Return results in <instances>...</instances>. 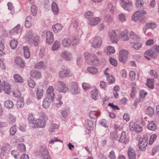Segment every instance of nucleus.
Masks as SVG:
<instances>
[{
	"label": "nucleus",
	"mask_w": 159,
	"mask_h": 159,
	"mask_svg": "<svg viewBox=\"0 0 159 159\" xmlns=\"http://www.w3.org/2000/svg\"><path fill=\"white\" fill-rule=\"evenodd\" d=\"M87 70L89 73L93 74H96L98 72V70L97 68L93 66L88 67L87 68Z\"/></svg>",
	"instance_id": "nucleus-43"
},
{
	"label": "nucleus",
	"mask_w": 159,
	"mask_h": 159,
	"mask_svg": "<svg viewBox=\"0 0 159 159\" xmlns=\"http://www.w3.org/2000/svg\"><path fill=\"white\" fill-rule=\"evenodd\" d=\"M132 46L136 50H139L142 46L141 44L140 43H132Z\"/></svg>",
	"instance_id": "nucleus-60"
},
{
	"label": "nucleus",
	"mask_w": 159,
	"mask_h": 159,
	"mask_svg": "<svg viewBox=\"0 0 159 159\" xmlns=\"http://www.w3.org/2000/svg\"><path fill=\"white\" fill-rule=\"evenodd\" d=\"M4 105L5 107L7 108H11L14 106L13 102L10 100L5 101L4 102Z\"/></svg>",
	"instance_id": "nucleus-38"
},
{
	"label": "nucleus",
	"mask_w": 159,
	"mask_h": 159,
	"mask_svg": "<svg viewBox=\"0 0 159 159\" xmlns=\"http://www.w3.org/2000/svg\"><path fill=\"white\" fill-rule=\"evenodd\" d=\"M61 43L64 47H68L71 45V40L68 38H66L62 39Z\"/></svg>",
	"instance_id": "nucleus-25"
},
{
	"label": "nucleus",
	"mask_w": 159,
	"mask_h": 159,
	"mask_svg": "<svg viewBox=\"0 0 159 159\" xmlns=\"http://www.w3.org/2000/svg\"><path fill=\"white\" fill-rule=\"evenodd\" d=\"M104 52L107 55H112L115 53V50L113 47L108 46L107 47Z\"/></svg>",
	"instance_id": "nucleus-22"
},
{
	"label": "nucleus",
	"mask_w": 159,
	"mask_h": 159,
	"mask_svg": "<svg viewBox=\"0 0 159 159\" xmlns=\"http://www.w3.org/2000/svg\"><path fill=\"white\" fill-rule=\"evenodd\" d=\"M83 89L85 90H88L90 88V85L88 83H84L82 85Z\"/></svg>",
	"instance_id": "nucleus-63"
},
{
	"label": "nucleus",
	"mask_w": 159,
	"mask_h": 159,
	"mask_svg": "<svg viewBox=\"0 0 159 159\" xmlns=\"http://www.w3.org/2000/svg\"><path fill=\"white\" fill-rule=\"evenodd\" d=\"M43 90L42 89H38L36 92L37 98L39 99H40L42 98L43 95Z\"/></svg>",
	"instance_id": "nucleus-40"
},
{
	"label": "nucleus",
	"mask_w": 159,
	"mask_h": 159,
	"mask_svg": "<svg viewBox=\"0 0 159 159\" xmlns=\"http://www.w3.org/2000/svg\"><path fill=\"white\" fill-rule=\"evenodd\" d=\"M37 153L41 159H50L49 152L45 147H40L37 151Z\"/></svg>",
	"instance_id": "nucleus-2"
},
{
	"label": "nucleus",
	"mask_w": 159,
	"mask_h": 159,
	"mask_svg": "<svg viewBox=\"0 0 159 159\" xmlns=\"http://www.w3.org/2000/svg\"><path fill=\"white\" fill-rule=\"evenodd\" d=\"M0 157L1 159H7V154L5 152V148L2 147H1Z\"/></svg>",
	"instance_id": "nucleus-36"
},
{
	"label": "nucleus",
	"mask_w": 159,
	"mask_h": 159,
	"mask_svg": "<svg viewBox=\"0 0 159 159\" xmlns=\"http://www.w3.org/2000/svg\"><path fill=\"white\" fill-rule=\"evenodd\" d=\"M127 30L123 31L121 33V40L124 41H127L129 39V37L128 36Z\"/></svg>",
	"instance_id": "nucleus-30"
},
{
	"label": "nucleus",
	"mask_w": 159,
	"mask_h": 159,
	"mask_svg": "<svg viewBox=\"0 0 159 159\" xmlns=\"http://www.w3.org/2000/svg\"><path fill=\"white\" fill-rule=\"evenodd\" d=\"M157 135L154 134L151 135L149 141V144L150 145H152L153 143L156 139Z\"/></svg>",
	"instance_id": "nucleus-55"
},
{
	"label": "nucleus",
	"mask_w": 159,
	"mask_h": 159,
	"mask_svg": "<svg viewBox=\"0 0 159 159\" xmlns=\"http://www.w3.org/2000/svg\"><path fill=\"white\" fill-rule=\"evenodd\" d=\"M54 88L52 86H49L47 89L46 94L47 97L51 98L52 101L54 99L55 94L54 92Z\"/></svg>",
	"instance_id": "nucleus-9"
},
{
	"label": "nucleus",
	"mask_w": 159,
	"mask_h": 159,
	"mask_svg": "<svg viewBox=\"0 0 159 159\" xmlns=\"http://www.w3.org/2000/svg\"><path fill=\"white\" fill-rule=\"evenodd\" d=\"M17 129L16 125L12 126L10 129V134L12 135H15V133L16 132Z\"/></svg>",
	"instance_id": "nucleus-50"
},
{
	"label": "nucleus",
	"mask_w": 159,
	"mask_h": 159,
	"mask_svg": "<svg viewBox=\"0 0 159 159\" xmlns=\"http://www.w3.org/2000/svg\"><path fill=\"white\" fill-rule=\"evenodd\" d=\"M84 55L86 60H97V58L94 55L91 54L88 52H84Z\"/></svg>",
	"instance_id": "nucleus-23"
},
{
	"label": "nucleus",
	"mask_w": 159,
	"mask_h": 159,
	"mask_svg": "<svg viewBox=\"0 0 159 159\" xmlns=\"http://www.w3.org/2000/svg\"><path fill=\"white\" fill-rule=\"evenodd\" d=\"M44 33H46L47 35L46 42L48 44H51L54 41L53 35V33L50 31H46L45 30L43 31Z\"/></svg>",
	"instance_id": "nucleus-12"
},
{
	"label": "nucleus",
	"mask_w": 159,
	"mask_h": 159,
	"mask_svg": "<svg viewBox=\"0 0 159 159\" xmlns=\"http://www.w3.org/2000/svg\"><path fill=\"white\" fill-rule=\"evenodd\" d=\"M24 105V102L23 101V99L21 98H19L17 101L16 104V106L17 108H19L23 107Z\"/></svg>",
	"instance_id": "nucleus-48"
},
{
	"label": "nucleus",
	"mask_w": 159,
	"mask_h": 159,
	"mask_svg": "<svg viewBox=\"0 0 159 159\" xmlns=\"http://www.w3.org/2000/svg\"><path fill=\"white\" fill-rule=\"evenodd\" d=\"M32 18L31 16H28L25 20V26L27 28H30L32 25Z\"/></svg>",
	"instance_id": "nucleus-29"
},
{
	"label": "nucleus",
	"mask_w": 159,
	"mask_h": 159,
	"mask_svg": "<svg viewBox=\"0 0 159 159\" xmlns=\"http://www.w3.org/2000/svg\"><path fill=\"white\" fill-rule=\"evenodd\" d=\"M128 156L129 159H135L136 154L134 150L132 148H129L127 151Z\"/></svg>",
	"instance_id": "nucleus-18"
},
{
	"label": "nucleus",
	"mask_w": 159,
	"mask_h": 159,
	"mask_svg": "<svg viewBox=\"0 0 159 159\" xmlns=\"http://www.w3.org/2000/svg\"><path fill=\"white\" fill-rule=\"evenodd\" d=\"M89 115L91 118L95 119L100 115V113L98 111H91L90 112Z\"/></svg>",
	"instance_id": "nucleus-34"
},
{
	"label": "nucleus",
	"mask_w": 159,
	"mask_h": 159,
	"mask_svg": "<svg viewBox=\"0 0 159 159\" xmlns=\"http://www.w3.org/2000/svg\"><path fill=\"white\" fill-rule=\"evenodd\" d=\"M28 84L29 86L32 88H34L35 85V81L31 78L28 79Z\"/></svg>",
	"instance_id": "nucleus-58"
},
{
	"label": "nucleus",
	"mask_w": 159,
	"mask_h": 159,
	"mask_svg": "<svg viewBox=\"0 0 159 159\" xmlns=\"http://www.w3.org/2000/svg\"><path fill=\"white\" fill-rule=\"evenodd\" d=\"M31 11L33 16H35L37 14V7L36 5H33L31 8Z\"/></svg>",
	"instance_id": "nucleus-57"
},
{
	"label": "nucleus",
	"mask_w": 159,
	"mask_h": 159,
	"mask_svg": "<svg viewBox=\"0 0 159 159\" xmlns=\"http://www.w3.org/2000/svg\"><path fill=\"white\" fill-rule=\"evenodd\" d=\"M129 141V138L127 137L125 132V131L122 132L120 139L118 140V141L120 143L126 144L128 143Z\"/></svg>",
	"instance_id": "nucleus-13"
},
{
	"label": "nucleus",
	"mask_w": 159,
	"mask_h": 159,
	"mask_svg": "<svg viewBox=\"0 0 159 159\" xmlns=\"http://www.w3.org/2000/svg\"><path fill=\"white\" fill-rule=\"evenodd\" d=\"M146 113L149 116H152L154 113L153 109L150 106L148 107L146 110Z\"/></svg>",
	"instance_id": "nucleus-52"
},
{
	"label": "nucleus",
	"mask_w": 159,
	"mask_h": 159,
	"mask_svg": "<svg viewBox=\"0 0 159 159\" xmlns=\"http://www.w3.org/2000/svg\"><path fill=\"white\" fill-rule=\"evenodd\" d=\"M61 97L58 96L56 98V100L55 102L56 106L57 107H60L63 104V102L61 101Z\"/></svg>",
	"instance_id": "nucleus-49"
},
{
	"label": "nucleus",
	"mask_w": 159,
	"mask_h": 159,
	"mask_svg": "<svg viewBox=\"0 0 159 159\" xmlns=\"http://www.w3.org/2000/svg\"><path fill=\"white\" fill-rule=\"evenodd\" d=\"M69 112V109L68 108H64L61 109L60 111L61 116L64 118H66Z\"/></svg>",
	"instance_id": "nucleus-24"
},
{
	"label": "nucleus",
	"mask_w": 159,
	"mask_h": 159,
	"mask_svg": "<svg viewBox=\"0 0 159 159\" xmlns=\"http://www.w3.org/2000/svg\"><path fill=\"white\" fill-rule=\"evenodd\" d=\"M3 88H4V92L5 93L9 94L11 91L10 84L5 81H3Z\"/></svg>",
	"instance_id": "nucleus-20"
},
{
	"label": "nucleus",
	"mask_w": 159,
	"mask_h": 159,
	"mask_svg": "<svg viewBox=\"0 0 159 159\" xmlns=\"http://www.w3.org/2000/svg\"><path fill=\"white\" fill-rule=\"evenodd\" d=\"M60 47V43L58 41H56L54 43L52 47L53 50L55 51L57 50Z\"/></svg>",
	"instance_id": "nucleus-54"
},
{
	"label": "nucleus",
	"mask_w": 159,
	"mask_h": 159,
	"mask_svg": "<svg viewBox=\"0 0 159 159\" xmlns=\"http://www.w3.org/2000/svg\"><path fill=\"white\" fill-rule=\"evenodd\" d=\"M147 93L145 91H144L143 90H141L139 93V97L140 99L139 100V101L140 102L141 101V99L142 98H144L145 96L147 95Z\"/></svg>",
	"instance_id": "nucleus-51"
},
{
	"label": "nucleus",
	"mask_w": 159,
	"mask_h": 159,
	"mask_svg": "<svg viewBox=\"0 0 159 159\" xmlns=\"http://www.w3.org/2000/svg\"><path fill=\"white\" fill-rule=\"evenodd\" d=\"M85 126L87 129L91 130L93 128V122L91 120H88L86 121Z\"/></svg>",
	"instance_id": "nucleus-41"
},
{
	"label": "nucleus",
	"mask_w": 159,
	"mask_h": 159,
	"mask_svg": "<svg viewBox=\"0 0 159 159\" xmlns=\"http://www.w3.org/2000/svg\"><path fill=\"white\" fill-rule=\"evenodd\" d=\"M120 4L125 10L128 11L129 12L131 10L133 4L129 0H122Z\"/></svg>",
	"instance_id": "nucleus-6"
},
{
	"label": "nucleus",
	"mask_w": 159,
	"mask_h": 159,
	"mask_svg": "<svg viewBox=\"0 0 159 159\" xmlns=\"http://www.w3.org/2000/svg\"><path fill=\"white\" fill-rule=\"evenodd\" d=\"M45 67V65L43 61H40L36 64L34 66V68L36 69H43Z\"/></svg>",
	"instance_id": "nucleus-44"
},
{
	"label": "nucleus",
	"mask_w": 159,
	"mask_h": 159,
	"mask_svg": "<svg viewBox=\"0 0 159 159\" xmlns=\"http://www.w3.org/2000/svg\"><path fill=\"white\" fill-rule=\"evenodd\" d=\"M25 36L27 39L30 40L33 36V33L32 31H29L27 32Z\"/></svg>",
	"instance_id": "nucleus-62"
},
{
	"label": "nucleus",
	"mask_w": 159,
	"mask_h": 159,
	"mask_svg": "<svg viewBox=\"0 0 159 159\" xmlns=\"http://www.w3.org/2000/svg\"><path fill=\"white\" fill-rule=\"evenodd\" d=\"M18 149L21 152H24L26 150V147L25 145L23 143H20L18 145Z\"/></svg>",
	"instance_id": "nucleus-59"
},
{
	"label": "nucleus",
	"mask_w": 159,
	"mask_h": 159,
	"mask_svg": "<svg viewBox=\"0 0 159 159\" xmlns=\"http://www.w3.org/2000/svg\"><path fill=\"white\" fill-rule=\"evenodd\" d=\"M91 93L92 98L94 100L97 99L98 94V90L97 89L93 90Z\"/></svg>",
	"instance_id": "nucleus-39"
},
{
	"label": "nucleus",
	"mask_w": 159,
	"mask_h": 159,
	"mask_svg": "<svg viewBox=\"0 0 159 159\" xmlns=\"http://www.w3.org/2000/svg\"><path fill=\"white\" fill-rule=\"evenodd\" d=\"M146 14V11L144 10H141L137 11L134 14L133 16L135 20H138L141 17L145 15Z\"/></svg>",
	"instance_id": "nucleus-16"
},
{
	"label": "nucleus",
	"mask_w": 159,
	"mask_h": 159,
	"mask_svg": "<svg viewBox=\"0 0 159 159\" xmlns=\"http://www.w3.org/2000/svg\"><path fill=\"white\" fill-rule=\"evenodd\" d=\"M31 77L34 79H38L41 78L42 74L41 73L37 70H32L30 72Z\"/></svg>",
	"instance_id": "nucleus-14"
},
{
	"label": "nucleus",
	"mask_w": 159,
	"mask_h": 159,
	"mask_svg": "<svg viewBox=\"0 0 159 159\" xmlns=\"http://www.w3.org/2000/svg\"><path fill=\"white\" fill-rule=\"evenodd\" d=\"M129 34L130 38L134 40L137 41L140 40L139 36L135 34L132 31L129 32Z\"/></svg>",
	"instance_id": "nucleus-33"
},
{
	"label": "nucleus",
	"mask_w": 159,
	"mask_h": 159,
	"mask_svg": "<svg viewBox=\"0 0 159 159\" xmlns=\"http://www.w3.org/2000/svg\"><path fill=\"white\" fill-rule=\"evenodd\" d=\"M40 37L37 36H35L33 39V44L36 47L38 46L40 43Z\"/></svg>",
	"instance_id": "nucleus-45"
},
{
	"label": "nucleus",
	"mask_w": 159,
	"mask_h": 159,
	"mask_svg": "<svg viewBox=\"0 0 159 159\" xmlns=\"http://www.w3.org/2000/svg\"><path fill=\"white\" fill-rule=\"evenodd\" d=\"M6 118L7 121L10 124H12L16 122V117L11 114L7 115Z\"/></svg>",
	"instance_id": "nucleus-26"
},
{
	"label": "nucleus",
	"mask_w": 159,
	"mask_h": 159,
	"mask_svg": "<svg viewBox=\"0 0 159 159\" xmlns=\"http://www.w3.org/2000/svg\"><path fill=\"white\" fill-rule=\"evenodd\" d=\"M61 57L63 59L69 60L72 57L71 53L68 51H64L61 54Z\"/></svg>",
	"instance_id": "nucleus-21"
},
{
	"label": "nucleus",
	"mask_w": 159,
	"mask_h": 159,
	"mask_svg": "<svg viewBox=\"0 0 159 159\" xmlns=\"http://www.w3.org/2000/svg\"><path fill=\"white\" fill-rule=\"evenodd\" d=\"M56 89L59 92L66 93L68 90V86L62 81H58L55 85Z\"/></svg>",
	"instance_id": "nucleus-3"
},
{
	"label": "nucleus",
	"mask_w": 159,
	"mask_h": 159,
	"mask_svg": "<svg viewBox=\"0 0 159 159\" xmlns=\"http://www.w3.org/2000/svg\"><path fill=\"white\" fill-rule=\"evenodd\" d=\"M18 44L17 41L15 40H12L10 42V45L12 49H15L17 47Z\"/></svg>",
	"instance_id": "nucleus-56"
},
{
	"label": "nucleus",
	"mask_w": 159,
	"mask_h": 159,
	"mask_svg": "<svg viewBox=\"0 0 159 159\" xmlns=\"http://www.w3.org/2000/svg\"><path fill=\"white\" fill-rule=\"evenodd\" d=\"M119 39V34L115 30L110 33V41L112 43L117 42Z\"/></svg>",
	"instance_id": "nucleus-11"
},
{
	"label": "nucleus",
	"mask_w": 159,
	"mask_h": 159,
	"mask_svg": "<svg viewBox=\"0 0 159 159\" xmlns=\"http://www.w3.org/2000/svg\"><path fill=\"white\" fill-rule=\"evenodd\" d=\"M8 7V9L10 11L11 13V15H13L15 12V8L12 3L11 2H8L7 4Z\"/></svg>",
	"instance_id": "nucleus-47"
},
{
	"label": "nucleus",
	"mask_w": 159,
	"mask_h": 159,
	"mask_svg": "<svg viewBox=\"0 0 159 159\" xmlns=\"http://www.w3.org/2000/svg\"><path fill=\"white\" fill-rule=\"evenodd\" d=\"M54 32L57 33L61 30L62 28V26L60 24H56L52 26Z\"/></svg>",
	"instance_id": "nucleus-31"
},
{
	"label": "nucleus",
	"mask_w": 159,
	"mask_h": 159,
	"mask_svg": "<svg viewBox=\"0 0 159 159\" xmlns=\"http://www.w3.org/2000/svg\"><path fill=\"white\" fill-rule=\"evenodd\" d=\"M159 53V46L156 45L153 46L150 49L147 50L144 53L145 56L147 55L152 58H157L158 54Z\"/></svg>",
	"instance_id": "nucleus-1"
},
{
	"label": "nucleus",
	"mask_w": 159,
	"mask_h": 159,
	"mask_svg": "<svg viewBox=\"0 0 159 159\" xmlns=\"http://www.w3.org/2000/svg\"><path fill=\"white\" fill-rule=\"evenodd\" d=\"M14 81L16 83H22L23 82V80L20 75L16 74L13 76Z\"/></svg>",
	"instance_id": "nucleus-35"
},
{
	"label": "nucleus",
	"mask_w": 159,
	"mask_h": 159,
	"mask_svg": "<svg viewBox=\"0 0 159 159\" xmlns=\"http://www.w3.org/2000/svg\"><path fill=\"white\" fill-rule=\"evenodd\" d=\"M100 21V19L98 17L91 18L89 21V24L93 25L97 24Z\"/></svg>",
	"instance_id": "nucleus-28"
},
{
	"label": "nucleus",
	"mask_w": 159,
	"mask_h": 159,
	"mask_svg": "<svg viewBox=\"0 0 159 159\" xmlns=\"http://www.w3.org/2000/svg\"><path fill=\"white\" fill-rule=\"evenodd\" d=\"M100 124L105 127H107L108 126L107 121L105 119H102L100 120Z\"/></svg>",
	"instance_id": "nucleus-61"
},
{
	"label": "nucleus",
	"mask_w": 159,
	"mask_h": 159,
	"mask_svg": "<svg viewBox=\"0 0 159 159\" xmlns=\"http://www.w3.org/2000/svg\"><path fill=\"white\" fill-rule=\"evenodd\" d=\"M72 75V74L70 70L66 68L62 69V70H60L59 72V76L61 78H65Z\"/></svg>",
	"instance_id": "nucleus-7"
},
{
	"label": "nucleus",
	"mask_w": 159,
	"mask_h": 159,
	"mask_svg": "<svg viewBox=\"0 0 159 159\" xmlns=\"http://www.w3.org/2000/svg\"><path fill=\"white\" fill-rule=\"evenodd\" d=\"M102 44V39L99 36H96L93 40L92 42L93 47L95 48H99Z\"/></svg>",
	"instance_id": "nucleus-10"
},
{
	"label": "nucleus",
	"mask_w": 159,
	"mask_h": 159,
	"mask_svg": "<svg viewBox=\"0 0 159 159\" xmlns=\"http://www.w3.org/2000/svg\"><path fill=\"white\" fill-rule=\"evenodd\" d=\"M147 86L149 88L152 89L154 88V80L153 79H148Z\"/></svg>",
	"instance_id": "nucleus-46"
},
{
	"label": "nucleus",
	"mask_w": 159,
	"mask_h": 159,
	"mask_svg": "<svg viewBox=\"0 0 159 159\" xmlns=\"http://www.w3.org/2000/svg\"><path fill=\"white\" fill-rule=\"evenodd\" d=\"M36 119L34 118L33 115L32 113H29L28 114V120H29V123L30 125L31 126L32 124L34 123V122L35 121Z\"/></svg>",
	"instance_id": "nucleus-42"
},
{
	"label": "nucleus",
	"mask_w": 159,
	"mask_h": 159,
	"mask_svg": "<svg viewBox=\"0 0 159 159\" xmlns=\"http://www.w3.org/2000/svg\"><path fill=\"white\" fill-rule=\"evenodd\" d=\"M148 137L146 134L143 135V138L139 139V148L141 151H143L145 149L148 144Z\"/></svg>",
	"instance_id": "nucleus-4"
},
{
	"label": "nucleus",
	"mask_w": 159,
	"mask_h": 159,
	"mask_svg": "<svg viewBox=\"0 0 159 159\" xmlns=\"http://www.w3.org/2000/svg\"><path fill=\"white\" fill-rule=\"evenodd\" d=\"M70 92L74 95L79 94L80 93V89L78 86V83L76 82H73L71 84Z\"/></svg>",
	"instance_id": "nucleus-8"
},
{
	"label": "nucleus",
	"mask_w": 159,
	"mask_h": 159,
	"mask_svg": "<svg viewBox=\"0 0 159 159\" xmlns=\"http://www.w3.org/2000/svg\"><path fill=\"white\" fill-rule=\"evenodd\" d=\"M109 157L110 159H116V156L114 151L111 150L109 153Z\"/></svg>",
	"instance_id": "nucleus-64"
},
{
	"label": "nucleus",
	"mask_w": 159,
	"mask_h": 159,
	"mask_svg": "<svg viewBox=\"0 0 159 159\" xmlns=\"http://www.w3.org/2000/svg\"><path fill=\"white\" fill-rule=\"evenodd\" d=\"M24 53L25 58L28 59L30 56L29 47L28 46H23Z\"/></svg>",
	"instance_id": "nucleus-27"
},
{
	"label": "nucleus",
	"mask_w": 159,
	"mask_h": 159,
	"mask_svg": "<svg viewBox=\"0 0 159 159\" xmlns=\"http://www.w3.org/2000/svg\"><path fill=\"white\" fill-rule=\"evenodd\" d=\"M31 126L34 128H43L45 126V120L40 119H36Z\"/></svg>",
	"instance_id": "nucleus-5"
},
{
	"label": "nucleus",
	"mask_w": 159,
	"mask_h": 159,
	"mask_svg": "<svg viewBox=\"0 0 159 159\" xmlns=\"http://www.w3.org/2000/svg\"><path fill=\"white\" fill-rule=\"evenodd\" d=\"M52 10L55 14H57L59 11V8L57 4L54 2L52 4Z\"/></svg>",
	"instance_id": "nucleus-37"
},
{
	"label": "nucleus",
	"mask_w": 159,
	"mask_h": 159,
	"mask_svg": "<svg viewBox=\"0 0 159 159\" xmlns=\"http://www.w3.org/2000/svg\"><path fill=\"white\" fill-rule=\"evenodd\" d=\"M51 98L47 97L43 99V106L45 108H48L51 104Z\"/></svg>",
	"instance_id": "nucleus-19"
},
{
	"label": "nucleus",
	"mask_w": 159,
	"mask_h": 159,
	"mask_svg": "<svg viewBox=\"0 0 159 159\" xmlns=\"http://www.w3.org/2000/svg\"><path fill=\"white\" fill-rule=\"evenodd\" d=\"M148 128L151 130L154 131L157 128V126L153 121H152L148 123Z\"/></svg>",
	"instance_id": "nucleus-32"
},
{
	"label": "nucleus",
	"mask_w": 159,
	"mask_h": 159,
	"mask_svg": "<svg viewBox=\"0 0 159 159\" xmlns=\"http://www.w3.org/2000/svg\"><path fill=\"white\" fill-rule=\"evenodd\" d=\"M128 52L125 50H122L119 52V60H126L128 58Z\"/></svg>",
	"instance_id": "nucleus-17"
},
{
	"label": "nucleus",
	"mask_w": 159,
	"mask_h": 159,
	"mask_svg": "<svg viewBox=\"0 0 159 159\" xmlns=\"http://www.w3.org/2000/svg\"><path fill=\"white\" fill-rule=\"evenodd\" d=\"M21 31L20 25L18 24L16 27L10 31V32L13 35H15L18 34H20Z\"/></svg>",
	"instance_id": "nucleus-15"
},
{
	"label": "nucleus",
	"mask_w": 159,
	"mask_h": 159,
	"mask_svg": "<svg viewBox=\"0 0 159 159\" xmlns=\"http://www.w3.org/2000/svg\"><path fill=\"white\" fill-rule=\"evenodd\" d=\"M90 61L89 62V64L90 65H94L95 66H98L100 65V60H89Z\"/></svg>",
	"instance_id": "nucleus-53"
}]
</instances>
